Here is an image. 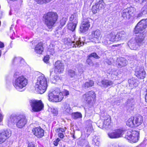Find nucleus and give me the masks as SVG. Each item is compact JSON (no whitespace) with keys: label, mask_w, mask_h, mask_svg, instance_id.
Returning a JSON list of instances; mask_svg holds the SVG:
<instances>
[{"label":"nucleus","mask_w":147,"mask_h":147,"mask_svg":"<svg viewBox=\"0 0 147 147\" xmlns=\"http://www.w3.org/2000/svg\"><path fill=\"white\" fill-rule=\"evenodd\" d=\"M55 72L53 71H51L50 73V79L51 81L53 83H55V82L59 80H61L60 77L56 75H55Z\"/></svg>","instance_id":"a878e982"},{"label":"nucleus","mask_w":147,"mask_h":147,"mask_svg":"<svg viewBox=\"0 0 147 147\" xmlns=\"http://www.w3.org/2000/svg\"><path fill=\"white\" fill-rule=\"evenodd\" d=\"M15 88L19 91H22L23 88L28 84V80L23 76H20L16 78L13 82Z\"/></svg>","instance_id":"7ed1b4c3"},{"label":"nucleus","mask_w":147,"mask_h":147,"mask_svg":"<svg viewBox=\"0 0 147 147\" xmlns=\"http://www.w3.org/2000/svg\"><path fill=\"white\" fill-rule=\"evenodd\" d=\"M147 27V19L141 20L136 26L134 32L136 34H144L145 29Z\"/></svg>","instance_id":"0eeeda50"},{"label":"nucleus","mask_w":147,"mask_h":147,"mask_svg":"<svg viewBox=\"0 0 147 147\" xmlns=\"http://www.w3.org/2000/svg\"><path fill=\"white\" fill-rule=\"evenodd\" d=\"M67 20V18L66 17H63L60 20V23L61 27L63 26Z\"/></svg>","instance_id":"c03bdc74"},{"label":"nucleus","mask_w":147,"mask_h":147,"mask_svg":"<svg viewBox=\"0 0 147 147\" xmlns=\"http://www.w3.org/2000/svg\"><path fill=\"white\" fill-rule=\"evenodd\" d=\"M133 117L136 126H139L142 124L143 121V118L142 116L138 115Z\"/></svg>","instance_id":"5701e85b"},{"label":"nucleus","mask_w":147,"mask_h":147,"mask_svg":"<svg viewBox=\"0 0 147 147\" xmlns=\"http://www.w3.org/2000/svg\"><path fill=\"white\" fill-rule=\"evenodd\" d=\"M123 131L121 129H117L114 131L108 134V136L111 138H116L121 137L123 134Z\"/></svg>","instance_id":"dca6fc26"},{"label":"nucleus","mask_w":147,"mask_h":147,"mask_svg":"<svg viewBox=\"0 0 147 147\" xmlns=\"http://www.w3.org/2000/svg\"><path fill=\"white\" fill-rule=\"evenodd\" d=\"M69 21L78 23V16L76 13L72 14L69 18Z\"/></svg>","instance_id":"72a5a7b5"},{"label":"nucleus","mask_w":147,"mask_h":147,"mask_svg":"<svg viewBox=\"0 0 147 147\" xmlns=\"http://www.w3.org/2000/svg\"><path fill=\"white\" fill-rule=\"evenodd\" d=\"M95 4L100 10L104 8L105 6V4L102 0H96Z\"/></svg>","instance_id":"7c9ffc66"},{"label":"nucleus","mask_w":147,"mask_h":147,"mask_svg":"<svg viewBox=\"0 0 147 147\" xmlns=\"http://www.w3.org/2000/svg\"><path fill=\"white\" fill-rule=\"evenodd\" d=\"M60 140L59 138H57L54 141L53 144L55 146H57L58 144V142L60 141Z\"/></svg>","instance_id":"09e8293b"},{"label":"nucleus","mask_w":147,"mask_h":147,"mask_svg":"<svg viewBox=\"0 0 147 147\" xmlns=\"http://www.w3.org/2000/svg\"><path fill=\"white\" fill-rule=\"evenodd\" d=\"M68 75L71 78H75L76 76V74L73 70L69 69L67 71Z\"/></svg>","instance_id":"c9c22d12"},{"label":"nucleus","mask_w":147,"mask_h":147,"mask_svg":"<svg viewBox=\"0 0 147 147\" xmlns=\"http://www.w3.org/2000/svg\"><path fill=\"white\" fill-rule=\"evenodd\" d=\"M55 34L56 35V36H57V37H58L59 36L61 35V34L59 31L58 30H57L55 32Z\"/></svg>","instance_id":"603ef678"},{"label":"nucleus","mask_w":147,"mask_h":147,"mask_svg":"<svg viewBox=\"0 0 147 147\" xmlns=\"http://www.w3.org/2000/svg\"><path fill=\"white\" fill-rule=\"evenodd\" d=\"M134 10L132 7H128L122 10L121 12L122 16L125 19H129L134 16Z\"/></svg>","instance_id":"ddd939ff"},{"label":"nucleus","mask_w":147,"mask_h":147,"mask_svg":"<svg viewBox=\"0 0 147 147\" xmlns=\"http://www.w3.org/2000/svg\"><path fill=\"white\" fill-rule=\"evenodd\" d=\"M63 113L66 115H70L72 113L71 109L68 103H65L63 108Z\"/></svg>","instance_id":"4be33fe9"},{"label":"nucleus","mask_w":147,"mask_h":147,"mask_svg":"<svg viewBox=\"0 0 147 147\" xmlns=\"http://www.w3.org/2000/svg\"><path fill=\"white\" fill-rule=\"evenodd\" d=\"M63 93L66 96H67L69 94V91L66 90H65Z\"/></svg>","instance_id":"864d4df0"},{"label":"nucleus","mask_w":147,"mask_h":147,"mask_svg":"<svg viewBox=\"0 0 147 147\" xmlns=\"http://www.w3.org/2000/svg\"><path fill=\"white\" fill-rule=\"evenodd\" d=\"M96 94L93 91H90L83 95L82 96V100L88 104H92L95 101Z\"/></svg>","instance_id":"423d86ee"},{"label":"nucleus","mask_w":147,"mask_h":147,"mask_svg":"<svg viewBox=\"0 0 147 147\" xmlns=\"http://www.w3.org/2000/svg\"><path fill=\"white\" fill-rule=\"evenodd\" d=\"M64 70V66L62 65H57L55 67V72L59 73L62 72Z\"/></svg>","instance_id":"2f4dec72"},{"label":"nucleus","mask_w":147,"mask_h":147,"mask_svg":"<svg viewBox=\"0 0 147 147\" xmlns=\"http://www.w3.org/2000/svg\"><path fill=\"white\" fill-rule=\"evenodd\" d=\"M37 3L40 4H43L49 3L52 0H34Z\"/></svg>","instance_id":"79ce46f5"},{"label":"nucleus","mask_w":147,"mask_h":147,"mask_svg":"<svg viewBox=\"0 0 147 147\" xmlns=\"http://www.w3.org/2000/svg\"><path fill=\"white\" fill-rule=\"evenodd\" d=\"M144 37V34H138L136 36L135 38L136 43H135L134 40H131L129 42L128 45L132 49L136 50L137 49L136 44H137L138 45H141L143 43Z\"/></svg>","instance_id":"20e7f679"},{"label":"nucleus","mask_w":147,"mask_h":147,"mask_svg":"<svg viewBox=\"0 0 147 147\" xmlns=\"http://www.w3.org/2000/svg\"><path fill=\"white\" fill-rule=\"evenodd\" d=\"M94 84V82L93 81L89 80L88 82H86L84 84V87L85 88H88L92 86Z\"/></svg>","instance_id":"4c0bfd02"},{"label":"nucleus","mask_w":147,"mask_h":147,"mask_svg":"<svg viewBox=\"0 0 147 147\" xmlns=\"http://www.w3.org/2000/svg\"><path fill=\"white\" fill-rule=\"evenodd\" d=\"M88 59H87V61H89L90 60V58L93 57L96 59H99V57L97 55L96 53H92L88 56Z\"/></svg>","instance_id":"ea45409f"},{"label":"nucleus","mask_w":147,"mask_h":147,"mask_svg":"<svg viewBox=\"0 0 147 147\" xmlns=\"http://www.w3.org/2000/svg\"><path fill=\"white\" fill-rule=\"evenodd\" d=\"M98 127L102 129H108L111 127V118L109 115H107L105 118L102 124L99 125Z\"/></svg>","instance_id":"4468645a"},{"label":"nucleus","mask_w":147,"mask_h":147,"mask_svg":"<svg viewBox=\"0 0 147 147\" xmlns=\"http://www.w3.org/2000/svg\"><path fill=\"white\" fill-rule=\"evenodd\" d=\"M121 59H124L122 58H121Z\"/></svg>","instance_id":"e2e57ef3"},{"label":"nucleus","mask_w":147,"mask_h":147,"mask_svg":"<svg viewBox=\"0 0 147 147\" xmlns=\"http://www.w3.org/2000/svg\"><path fill=\"white\" fill-rule=\"evenodd\" d=\"M32 131L33 134L38 138H41L44 135V131L40 127L34 128Z\"/></svg>","instance_id":"aec40b11"},{"label":"nucleus","mask_w":147,"mask_h":147,"mask_svg":"<svg viewBox=\"0 0 147 147\" xmlns=\"http://www.w3.org/2000/svg\"><path fill=\"white\" fill-rule=\"evenodd\" d=\"M141 11L144 14L147 13V4L144 6Z\"/></svg>","instance_id":"a18cd8bd"},{"label":"nucleus","mask_w":147,"mask_h":147,"mask_svg":"<svg viewBox=\"0 0 147 147\" xmlns=\"http://www.w3.org/2000/svg\"><path fill=\"white\" fill-rule=\"evenodd\" d=\"M44 50L43 45L42 43H39L36 45L35 47L34 51L37 53L40 54Z\"/></svg>","instance_id":"b1692460"},{"label":"nucleus","mask_w":147,"mask_h":147,"mask_svg":"<svg viewBox=\"0 0 147 147\" xmlns=\"http://www.w3.org/2000/svg\"><path fill=\"white\" fill-rule=\"evenodd\" d=\"M147 0H135V1L137 2L142 3L145 1H146Z\"/></svg>","instance_id":"3c124183"},{"label":"nucleus","mask_w":147,"mask_h":147,"mask_svg":"<svg viewBox=\"0 0 147 147\" xmlns=\"http://www.w3.org/2000/svg\"><path fill=\"white\" fill-rule=\"evenodd\" d=\"M101 36V31L97 29L92 32L91 34L89 36V38L93 39L92 41L95 43H99L100 42Z\"/></svg>","instance_id":"f8f14e48"},{"label":"nucleus","mask_w":147,"mask_h":147,"mask_svg":"<svg viewBox=\"0 0 147 147\" xmlns=\"http://www.w3.org/2000/svg\"><path fill=\"white\" fill-rule=\"evenodd\" d=\"M86 124H89L88 126L85 129V132L88 137L90 134L93 131V129L92 124V121L90 120H88L86 121Z\"/></svg>","instance_id":"412c9836"},{"label":"nucleus","mask_w":147,"mask_h":147,"mask_svg":"<svg viewBox=\"0 0 147 147\" xmlns=\"http://www.w3.org/2000/svg\"><path fill=\"white\" fill-rule=\"evenodd\" d=\"M99 140V139L98 137L94 136L92 140L93 144L95 145L98 146L100 144Z\"/></svg>","instance_id":"58836bf2"},{"label":"nucleus","mask_w":147,"mask_h":147,"mask_svg":"<svg viewBox=\"0 0 147 147\" xmlns=\"http://www.w3.org/2000/svg\"><path fill=\"white\" fill-rule=\"evenodd\" d=\"M4 47V45L3 43L0 41V48H2Z\"/></svg>","instance_id":"13d9d810"},{"label":"nucleus","mask_w":147,"mask_h":147,"mask_svg":"<svg viewBox=\"0 0 147 147\" xmlns=\"http://www.w3.org/2000/svg\"><path fill=\"white\" fill-rule=\"evenodd\" d=\"M64 40L65 43L69 46L70 47H80L84 44V42L81 40L80 38H75L74 40L73 41L69 38H65L64 39Z\"/></svg>","instance_id":"6e6552de"},{"label":"nucleus","mask_w":147,"mask_h":147,"mask_svg":"<svg viewBox=\"0 0 147 147\" xmlns=\"http://www.w3.org/2000/svg\"><path fill=\"white\" fill-rule=\"evenodd\" d=\"M128 83L131 85H133L134 86H136L138 85V80L134 78H132L128 80Z\"/></svg>","instance_id":"f704fd0d"},{"label":"nucleus","mask_w":147,"mask_h":147,"mask_svg":"<svg viewBox=\"0 0 147 147\" xmlns=\"http://www.w3.org/2000/svg\"><path fill=\"white\" fill-rule=\"evenodd\" d=\"M11 136V132L9 130L2 131L0 133V144L4 142Z\"/></svg>","instance_id":"2eb2a0df"},{"label":"nucleus","mask_w":147,"mask_h":147,"mask_svg":"<svg viewBox=\"0 0 147 147\" xmlns=\"http://www.w3.org/2000/svg\"><path fill=\"white\" fill-rule=\"evenodd\" d=\"M125 35V33L123 31H119L115 34V41H118L123 39Z\"/></svg>","instance_id":"cd10ccee"},{"label":"nucleus","mask_w":147,"mask_h":147,"mask_svg":"<svg viewBox=\"0 0 147 147\" xmlns=\"http://www.w3.org/2000/svg\"><path fill=\"white\" fill-rule=\"evenodd\" d=\"M27 122L26 117L23 115H19L16 122V126L19 128H22L25 126Z\"/></svg>","instance_id":"a211bd4d"},{"label":"nucleus","mask_w":147,"mask_h":147,"mask_svg":"<svg viewBox=\"0 0 147 147\" xmlns=\"http://www.w3.org/2000/svg\"><path fill=\"white\" fill-rule=\"evenodd\" d=\"M88 1L90 3H92L94 1V0H88Z\"/></svg>","instance_id":"bf43d9fd"},{"label":"nucleus","mask_w":147,"mask_h":147,"mask_svg":"<svg viewBox=\"0 0 147 147\" xmlns=\"http://www.w3.org/2000/svg\"><path fill=\"white\" fill-rule=\"evenodd\" d=\"M86 147H90L89 145H87L86 146Z\"/></svg>","instance_id":"680f3d73"},{"label":"nucleus","mask_w":147,"mask_h":147,"mask_svg":"<svg viewBox=\"0 0 147 147\" xmlns=\"http://www.w3.org/2000/svg\"><path fill=\"white\" fill-rule=\"evenodd\" d=\"M61 61L60 60H58L56 62L55 64H61Z\"/></svg>","instance_id":"6e6d98bb"},{"label":"nucleus","mask_w":147,"mask_h":147,"mask_svg":"<svg viewBox=\"0 0 147 147\" xmlns=\"http://www.w3.org/2000/svg\"><path fill=\"white\" fill-rule=\"evenodd\" d=\"M62 93L59 89L57 88L52 92H50L48 94L49 100L53 102H58L61 101L63 97L61 96Z\"/></svg>","instance_id":"39448f33"},{"label":"nucleus","mask_w":147,"mask_h":147,"mask_svg":"<svg viewBox=\"0 0 147 147\" xmlns=\"http://www.w3.org/2000/svg\"><path fill=\"white\" fill-rule=\"evenodd\" d=\"M100 9L95 4V5L92 6V11L93 13L95 14Z\"/></svg>","instance_id":"a19ab883"},{"label":"nucleus","mask_w":147,"mask_h":147,"mask_svg":"<svg viewBox=\"0 0 147 147\" xmlns=\"http://www.w3.org/2000/svg\"><path fill=\"white\" fill-rule=\"evenodd\" d=\"M133 117H131L128 119L126 122L127 125L130 127H133L135 126Z\"/></svg>","instance_id":"473e14b6"},{"label":"nucleus","mask_w":147,"mask_h":147,"mask_svg":"<svg viewBox=\"0 0 147 147\" xmlns=\"http://www.w3.org/2000/svg\"><path fill=\"white\" fill-rule=\"evenodd\" d=\"M19 115H12L8 119L9 123H16L18 119Z\"/></svg>","instance_id":"bb28decb"},{"label":"nucleus","mask_w":147,"mask_h":147,"mask_svg":"<svg viewBox=\"0 0 147 147\" xmlns=\"http://www.w3.org/2000/svg\"><path fill=\"white\" fill-rule=\"evenodd\" d=\"M90 27V22L88 19H84L80 26V31L81 32H85L88 30Z\"/></svg>","instance_id":"f3484780"},{"label":"nucleus","mask_w":147,"mask_h":147,"mask_svg":"<svg viewBox=\"0 0 147 147\" xmlns=\"http://www.w3.org/2000/svg\"><path fill=\"white\" fill-rule=\"evenodd\" d=\"M3 119V116L1 113H0V122H1Z\"/></svg>","instance_id":"4d7b16f0"},{"label":"nucleus","mask_w":147,"mask_h":147,"mask_svg":"<svg viewBox=\"0 0 147 147\" xmlns=\"http://www.w3.org/2000/svg\"><path fill=\"white\" fill-rule=\"evenodd\" d=\"M13 63L24 64L26 63L24 59L21 57H15L12 60Z\"/></svg>","instance_id":"393cba45"},{"label":"nucleus","mask_w":147,"mask_h":147,"mask_svg":"<svg viewBox=\"0 0 147 147\" xmlns=\"http://www.w3.org/2000/svg\"><path fill=\"white\" fill-rule=\"evenodd\" d=\"M136 70L135 75L139 78L143 79L146 76V72L143 67H138Z\"/></svg>","instance_id":"6ab92c4d"},{"label":"nucleus","mask_w":147,"mask_h":147,"mask_svg":"<svg viewBox=\"0 0 147 147\" xmlns=\"http://www.w3.org/2000/svg\"><path fill=\"white\" fill-rule=\"evenodd\" d=\"M50 111L53 114H54V115H57L58 114V111L56 108H51Z\"/></svg>","instance_id":"37998d69"},{"label":"nucleus","mask_w":147,"mask_h":147,"mask_svg":"<svg viewBox=\"0 0 147 147\" xmlns=\"http://www.w3.org/2000/svg\"><path fill=\"white\" fill-rule=\"evenodd\" d=\"M77 24V23L70 22L67 25V28L69 30L73 32L75 30Z\"/></svg>","instance_id":"c85d7f7f"},{"label":"nucleus","mask_w":147,"mask_h":147,"mask_svg":"<svg viewBox=\"0 0 147 147\" xmlns=\"http://www.w3.org/2000/svg\"><path fill=\"white\" fill-rule=\"evenodd\" d=\"M47 87L46 78L44 76H39L35 86V90L38 93L42 94L45 91Z\"/></svg>","instance_id":"f03ea898"},{"label":"nucleus","mask_w":147,"mask_h":147,"mask_svg":"<svg viewBox=\"0 0 147 147\" xmlns=\"http://www.w3.org/2000/svg\"><path fill=\"white\" fill-rule=\"evenodd\" d=\"M56 131L57 132L59 133H61V132H64L65 131V129H64L62 128H59L57 129Z\"/></svg>","instance_id":"de8ad7c7"},{"label":"nucleus","mask_w":147,"mask_h":147,"mask_svg":"<svg viewBox=\"0 0 147 147\" xmlns=\"http://www.w3.org/2000/svg\"><path fill=\"white\" fill-rule=\"evenodd\" d=\"M101 84V86L105 88L112 85L113 82L110 80H104L102 81Z\"/></svg>","instance_id":"c756f323"},{"label":"nucleus","mask_w":147,"mask_h":147,"mask_svg":"<svg viewBox=\"0 0 147 147\" xmlns=\"http://www.w3.org/2000/svg\"><path fill=\"white\" fill-rule=\"evenodd\" d=\"M145 99L146 102H147V94H146Z\"/></svg>","instance_id":"052dcab7"},{"label":"nucleus","mask_w":147,"mask_h":147,"mask_svg":"<svg viewBox=\"0 0 147 147\" xmlns=\"http://www.w3.org/2000/svg\"><path fill=\"white\" fill-rule=\"evenodd\" d=\"M115 32H111L110 34H107L104 36L102 42L105 45H108L115 41Z\"/></svg>","instance_id":"9d476101"},{"label":"nucleus","mask_w":147,"mask_h":147,"mask_svg":"<svg viewBox=\"0 0 147 147\" xmlns=\"http://www.w3.org/2000/svg\"><path fill=\"white\" fill-rule=\"evenodd\" d=\"M58 136L59 137L61 138H63L64 136L63 134L61 133H59L58 134Z\"/></svg>","instance_id":"5fc2aeb1"},{"label":"nucleus","mask_w":147,"mask_h":147,"mask_svg":"<svg viewBox=\"0 0 147 147\" xmlns=\"http://www.w3.org/2000/svg\"><path fill=\"white\" fill-rule=\"evenodd\" d=\"M30 103L33 111H41L44 107L43 104L40 100H30Z\"/></svg>","instance_id":"9b49d317"},{"label":"nucleus","mask_w":147,"mask_h":147,"mask_svg":"<svg viewBox=\"0 0 147 147\" xmlns=\"http://www.w3.org/2000/svg\"><path fill=\"white\" fill-rule=\"evenodd\" d=\"M72 117L74 119H77L82 117V114L79 112L74 113H72Z\"/></svg>","instance_id":"e433bc0d"},{"label":"nucleus","mask_w":147,"mask_h":147,"mask_svg":"<svg viewBox=\"0 0 147 147\" xmlns=\"http://www.w3.org/2000/svg\"><path fill=\"white\" fill-rule=\"evenodd\" d=\"M49 55H47L44 57L43 60L45 63H48V61H49Z\"/></svg>","instance_id":"49530a36"},{"label":"nucleus","mask_w":147,"mask_h":147,"mask_svg":"<svg viewBox=\"0 0 147 147\" xmlns=\"http://www.w3.org/2000/svg\"><path fill=\"white\" fill-rule=\"evenodd\" d=\"M45 24L48 28H52L54 26L58 18V15L56 12H49L43 16Z\"/></svg>","instance_id":"f257e3e1"},{"label":"nucleus","mask_w":147,"mask_h":147,"mask_svg":"<svg viewBox=\"0 0 147 147\" xmlns=\"http://www.w3.org/2000/svg\"><path fill=\"white\" fill-rule=\"evenodd\" d=\"M27 147H36L34 144L32 142L29 143Z\"/></svg>","instance_id":"8fccbe9b"},{"label":"nucleus","mask_w":147,"mask_h":147,"mask_svg":"<svg viewBox=\"0 0 147 147\" xmlns=\"http://www.w3.org/2000/svg\"><path fill=\"white\" fill-rule=\"evenodd\" d=\"M139 135L138 131L129 129L127 132L125 138L131 142H136L138 140Z\"/></svg>","instance_id":"1a4fd4ad"}]
</instances>
